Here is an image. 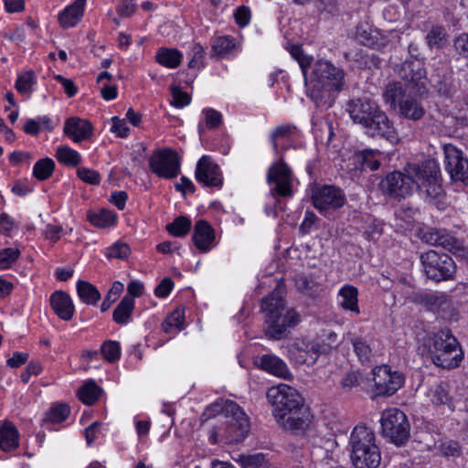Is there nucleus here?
Masks as SVG:
<instances>
[{"label":"nucleus","instance_id":"nucleus-32","mask_svg":"<svg viewBox=\"0 0 468 468\" xmlns=\"http://www.w3.org/2000/svg\"><path fill=\"white\" fill-rule=\"evenodd\" d=\"M339 296L342 298L340 306L346 310L355 313L356 314H360L358 306V290L352 285H345L339 290Z\"/></svg>","mask_w":468,"mask_h":468},{"label":"nucleus","instance_id":"nucleus-8","mask_svg":"<svg viewBox=\"0 0 468 468\" xmlns=\"http://www.w3.org/2000/svg\"><path fill=\"white\" fill-rule=\"evenodd\" d=\"M420 261L428 279L436 282L453 279L456 264L450 255L431 250L420 255Z\"/></svg>","mask_w":468,"mask_h":468},{"label":"nucleus","instance_id":"nucleus-33","mask_svg":"<svg viewBox=\"0 0 468 468\" xmlns=\"http://www.w3.org/2000/svg\"><path fill=\"white\" fill-rule=\"evenodd\" d=\"M295 126L285 124L276 127L271 133L270 139L272 144L273 152L278 154L280 151L285 150L282 145L283 141L288 140L292 135Z\"/></svg>","mask_w":468,"mask_h":468},{"label":"nucleus","instance_id":"nucleus-48","mask_svg":"<svg viewBox=\"0 0 468 468\" xmlns=\"http://www.w3.org/2000/svg\"><path fill=\"white\" fill-rule=\"evenodd\" d=\"M289 52L292 57L297 60L299 66L301 67L302 72L304 77V82L307 83V69L311 65L313 58L305 56L303 52V48L301 46L292 45L289 48Z\"/></svg>","mask_w":468,"mask_h":468},{"label":"nucleus","instance_id":"nucleus-7","mask_svg":"<svg viewBox=\"0 0 468 468\" xmlns=\"http://www.w3.org/2000/svg\"><path fill=\"white\" fill-rule=\"evenodd\" d=\"M382 435L397 446H403L410 437V424L407 415L396 408L383 411L380 419Z\"/></svg>","mask_w":468,"mask_h":468},{"label":"nucleus","instance_id":"nucleus-55","mask_svg":"<svg viewBox=\"0 0 468 468\" xmlns=\"http://www.w3.org/2000/svg\"><path fill=\"white\" fill-rule=\"evenodd\" d=\"M131 253V249L128 244L122 242H116L112 247L107 249L106 256L109 259H121L128 258Z\"/></svg>","mask_w":468,"mask_h":468},{"label":"nucleus","instance_id":"nucleus-1","mask_svg":"<svg viewBox=\"0 0 468 468\" xmlns=\"http://www.w3.org/2000/svg\"><path fill=\"white\" fill-rule=\"evenodd\" d=\"M266 396L276 421L284 430L300 434L309 427L312 416L297 389L280 384L270 388Z\"/></svg>","mask_w":468,"mask_h":468},{"label":"nucleus","instance_id":"nucleus-25","mask_svg":"<svg viewBox=\"0 0 468 468\" xmlns=\"http://www.w3.org/2000/svg\"><path fill=\"white\" fill-rule=\"evenodd\" d=\"M410 91V88L406 83L399 81H392L386 85L382 96L386 104L391 109L397 110L399 104L407 98Z\"/></svg>","mask_w":468,"mask_h":468},{"label":"nucleus","instance_id":"nucleus-34","mask_svg":"<svg viewBox=\"0 0 468 468\" xmlns=\"http://www.w3.org/2000/svg\"><path fill=\"white\" fill-rule=\"evenodd\" d=\"M134 309V300L131 296H124L114 309L112 318L119 324H125L130 321Z\"/></svg>","mask_w":468,"mask_h":468},{"label":"nucleus","instance_id":"nucleus-18","mask_svg":"<svg viewBox=\"0 0 468 468\" xmlns=\"http://www.w3.org/2000/svg\"><path fill=\"white\" fill-rule=\"evenodd\" d=\"M410 301L433 313L445 312L452 304V298L443 292H417L410 295Z\"/></svg>","mask_w":468,"mask_h":468},{"label":"nucleus","instance_id":"nucleus-41","mask_svg":"<svg viewBox=\"0 0 468 468\" xmlns=\"http://www.w3.org/2000/svg\"><path fill=\"white\" fill-rule=\"evenodd\" d=\"M55 163L50 158L38 160L33 167V176L40 181L48 179L54 171Z\"/></svg>","mask_w":468,"mask_h":468},{"label":"nucleus","instance_id":"nucleus-15","mask_svg":"<svg viewBox=\"0 0 468 468\" xmlns=\"http://www.w3.org/2000/svg\"><path fill=\"white\" fill-rule=\"evenodd\" d=\"M324 353H326L324 344L305 339L297 340L289 347L290 357L299 365H314Z\"/></svg>","mask_w":468,"mask_h":468},{"label":"nucleus","instance_id":"nucleus-6","mask_svg":"<svg viewBox=\"0 0 468 468\" xmlns=\"http://www.w3.org/2000/svg\"><path fill=\"white\" fill-rule=\"evenodd\" d=\"M404 171L413 183V190H420L427 198L434 200L444 194L441 170L436 161L429 159L420 164H409Z\"/></svg>","mask_w":468,"mask_h":468},{"label":"nucleus","instance_id":"nucleus-5","mask_svg":"<svg viewBox=\"0 0 468 468\" xmlns=\"http://www.w3.org/2000/svg\"><path fill=\"white\" fill-rule=\"evenodd\" d=\"M350 458L356 468H377L381 460L374 432L365 425L354 428L350 438Z\"/></svg>","mask_w":468,"mask_h":468},{"label":"nucleus","instance_id":"nucleus-53","mask_svg":"<svg viewBox=\"0 0 468 468\" xmlns=\"http://www.w3.org/2000/svg\"><path fill=\"white\" fill-rule=\"evenodd\" d=\"M20 256V250L14 248H6L0 250V268L7 269L15 263Z\"/></svg>","mask_w":468,"mask_h":468},{"label":"nucleus","instance_id":"nucleus-28","mask_svg":"<svg viewBox=\"0 0 468 468\" xmlns=\"http://www.w3.org/2000/svg\"><path fill=\"white\" fill-rule=\"evenodd\" d=\"M397 112L399 115L413 122L422 119L426 112L421 101L411 93L399 104Z\"/></svg>","mask_w":468,"mask_h":468},{"label":"nucleus","instance_id":"nucleus-10","mask_svg":"<svg viewBox=\"0 0 468 468\" xmlns=\"http://www.w3.org/2000/svg\"><path fill=\"white\" fill-rule=\"evenodd\" d=\"M180 166L178 154L170 148L156 150L149 158L150 170L162 178L176 177L180 173Z\"/></svg>","mask_w":468,"mask_h":468},{"label":"nucleus","instance_id":"nucleus-43","mask_svg":"<svg viewBox=\"0 0 468 468\" xmlns=\"http://www.w3.org/2000/svg\"><path fill=\"white\" fill-rule=\"evenodd\" d=\"M354 351L362 362H369L372 356V349L369 344L361 336H353L350 340Z\"/></svg>","mask_w":468,"mask_h":468},{"label":"nucleus","instance_id":"nucleus-3","mask_svg":"<svg viewBox=\"0 0 468 468\" xmlns=\"http://www.w3.org/2000/svg\"><path fill=\"white\" fill-rule=\"evenodd\" d=\"M261 311L265 314L264 334L269 339L280 340L288 334V329L299 322V315L293 310L285 308L282 292L274 289L261 300Z\"/></svg>","mask_w":468,"mask_h":468},{"label":"nucleus","instance_id":"nucleus-56","mask_svg":"<svg viewBox=\"0 0 468 468\" xmlns=\"http://www.w3.org/2000/svg\"><path fill=\"white\" fill-rule=\"evenodd\" d=\"M239 461L243 468H260L268 462L263 453L241 455Z\"/></svg>","mask_w":468,"mask_h":468},{"label":"nucleus","instance_id":"nucleus-36","mask_svg":"<svg viewBox=\"0 0 468 468\" xmlns=\"http://www.w3.org/2000/svg\"><path fill=\"white\" fill-rule=\"evenodd\" d=\"M183 56L176 48H160L155 55L156 61L167 68L175 69L180 65Z\"/></svg>","mask_w":468,"mask_h":468},{"label":"nucleus","instance_id":"nucleus-13","mask_svg":"<svg viewBox=\"0 0 468 468\" xmlns=\"http://www.w3.org/2000/svg\"><path fill=\"white\" fill-rule=\"evenodd\" d=\"M267 182L274 184L271 193L275 197H289L292 196V174L290 167L281 158L271 165L267 173Z\"/></svg>","mask_w":468,"mask_h":468},{"label":"nucleus","instance_id":"nucleus-50","mask_svg":"<svg viewBox=\"0 0 468 468\" xmlns=\"http://www.w3.org/2000/svg\"><path fill=\"white\" fill-rule=\"evenodd\" d=\"M101 352L107 361L113 363L120 358V344L116 341L107 340L101 345Z\"/></svg>","mask_w":468,"mask_h":468},{"label":"nucleus","instance_id":"nucleus-42","mask_svg":"<svg viewBox=\"0 0 468 468\" xmlns=\"http://www.w3.org/2000/svg\"><path fill=\"white\" fill-rule=\"evenodd\" d=\"M191 224L188 218L180 216L176 218L172 223L166 225V230L175 237H184L189 232Z\"/></svg>","mask_w":468,"mask_h":468},{"label":"nucleus","instance_id":"nucleus-26","mask_svg":"<svg viewBox=\"0 0 468 468\" xmlns=\"http://www.w3.org/2000/svg\"><path fill=\"white\" fill-rule=\"evenodd\" d=\"M50 305L60 319L69 321L72 318L74 305L68 293L62 291L53 292L50 296Z\"/></svg>","mask_w":468,"mask_h":468},{"label":"nucleus","instance_id":"nucleus-19","mask_svg":"<svg viewBox=\"0 0 468 468\" xmlns=\"http://www.w3.org/2000/svg\"><path fill=\"white\" fill-rule=\"evenodd\" d=\"M196 179L208 187H220L223 184L219 166L207 155L202 156L197 165Z\"/></svg>","mask_w":468,"mask_h":468},{"label":"nucleus","instance_id":"nucleus-24","mask_svg":"<svg viewBox=\"0 0 468 468\" xmlns=\"http://www.w3.org/2000/svg\"><path fill=\"white\" fill-rule=\"evenodd\" d=\"M433 89L445 98H452L458 90V85L452 71H438L431 76Z\"/></svg>","mask_w":468,"mask_h":468},{"label":"nucleus","instance_id":"nucleus-35","mask_svg":"<svg viewBox=\"0 0 468 468\" xmlns=\"http://www.w3.org/2000/svg\"><path fill=\"white\" fill-rule=\"evenodd\" d=\"M335 442L333 440L318 439L312 446L311 456L315 462L332 459V451Z\"/></svg>","mask_w":468,"mask_h":468},{"label":"nucleus","instance_id":"nucleus-9","mask_svg":"<svg viewBox=\"0 0 468 468\" xmlns=\"http://www.w3.org/2000/svg\"><path fill=\"white\" fill-rule=\"evenodd\" d=\"M374 386L373 397H390L404 384V376L399 371H391L387 365L376 367L372 370Z\"/></svg>","mask_w":468,"mask_h":468},{"label":"nucleus","instance_id":"nucleus-46","mask_svg":"<svg viewBox=\"0 0 468 468\" xmlns=\"http://www.w3.org/2000/svg\"><path fill=\"white\" fill-rule=\"evenodd\" d=\"M36 83V75L33 70H27L18 76L15 88L21 94H30Z\"/></svg>","mask_w":468,"mask_h":468},{"label":"nucleus","instance_id":"nucleus-21","mask_svg":"<svg viewBox=\"0 0 468 468\" xmlns=\"http://www.w3.org/2000/svg\"><path fill=\"white\" fill-rule=\"evenodd\" d=\"M378 155H380V152L378 150L365 149L356 151L349 158V164L352 169L356 171H375L381 165Z\"/></svg>","mask_w":468,"mask_h":468},{"label":"nucleus","instance_id":"nucleus-57","mask_svg":"<svg viewBox=\"0 0 468 468\" xmlns=\"http://www.w3.org/2000/svg\"><path fill=\"white\" fill-rule=\"evenodd\" d=\"M170 90L173 97V100L171 101V104L173 106L176 108H184L185 106H187L190 103V96L188 95V93L183 91L180 89V87L172 86Z\"/></svg>","mask_w":468,"mask_h":468},{"label":"nucleus","instance_id":"nucleus-4","mask_svg":"<svg viewBox=\"0 0 468 468\" xmlns=\"http://www.w3.org/2000/svg\"><path fill=\"white\" fill-rule=\"evenodd\" d=\"M425 346L432 363L445 369L458 367L464 357L461 344L449 328L431 334Z\"/></svg>","mask_w":468,"mask_h":468},{"label":"nucleus","instance_id":"nucleus-52","mask_svg":"<svg viewBox=\"0 0 468 468\" xmlns=\"http://www.w3.org/2000/svg\"><path fill=\"white\" fill-rule=\"evenodd\" d=\"M184 323V312L181 310H175L171 314L165 319L163 324V330L165 333L171 332L172 328H176L178 330L182 329V324Z\"/></svg>","mask_w":468,"mask_h":468},{"label":"nucleus","instance_id":"nucleus-30","mask_svg":"<svg viewBox=\"0 0 468 468\" xmlns=\"http://www.w3.org/2000/svg\"><path fill=\"white\" fill-rule=\"evenodd\" d=\"M260 367L263 370L284 379H288L292 377L286 364L281 358L273 355L262 356L260 359Z\"/></svg>","mask_w":468,"mask_h":468},{"label":"nucleus","instance_id":"nucleus-39","mask_svg":"<svg viewBox=\"0 0 468 468\" xmlns=\"http://www.w3.org/2000/svg\"><path fill=\"white\" fill-rule=\"evenodd\" d=\"M101 388L93 380H89L78 390L79 399L87 405L94 404L100 398Z\"/></svg>","mask_w":468,"mask_h":468},{"label":"nucleus","instance_id":"nucleus-20","mask_svg":"<svg viewBox=\"0 0 468 468\" xmlns=\"http://www.w3.org/2000/svg\"><path fill=\"white\" fill-rule=\"evenodd\" d=\"M424 239L428 243L441 246L458 257H465L468 253L463 241L449 234L446 230L432 229L424 234Z\"/></svg>","mask_w":468,"mask_h":468},{"label":"nucleus","instance_id":"nucleus-45","mask_svg":"<svg viewBox=\"0 0 468 468\" xmlns=\"http://www.w3.org/2000/svg\"><path fill=\"white\" fill-rule=\"evenodd\" d=\"M446 29L442 26H432L429 33L426 35L428 46L432 48H441L446 40Z\"/></svg>","mask_w":468,"mask_h":468},{"label":"nucleus","instance_id":"nucleus-2","mask_svg":"<svg viewBox=\"0 0 468 468\" xmlns=\"http://www.w3.org/2000/svg\"><path fill=\"white\" fill-rule=\"evenodd\" d=\"M346 111L352 121L360 124L370 137L384 138L397 143L399 135L393 122L377 102L367 98H355L347 101Z\"/></svg>","mask_w":468,"mask_h":468},{"label":"nucleus","instance_id":"nucleus-38","mask_svg":"<svg viewBox=\"0 0 468 468\" xmlns=\"http://www.w3.org/2000/svg\"><path fill=\"white\" fill-rule=\"evenodd\" d=\"M78 295L87 304H96L101 299V293L97 288L89 282L79 281L77 282Z\"/></svg>","mask_w":468,"mask_h":468},{"label":"nucleus","instance_id":"nucleus-49","mask_svg":"<svg viewBox=\"0 0 468 468\" xmlns=\"http://www.w3.org/2000/svg\"><path fill=\"white\" fill-rule=\"evenodd\" d=\"M69 407L65 404H58L50 408L47 413L46 420L52 423H60L64 421L69 415Z\"/></svg>","mask_w":468,"mask_h":468},{"label":"nucleus","instance_id":"nucleus-44","mask_svg":"<svg viewBox=\"0 0 468 468\" xmlns=\"http://www.w3.org/2000/svg\"><path fill=\"white\" fill-rule=\"evenodd\" d=\"M56 157L58 162L69 166H76L81 162L80 154L68 146L58 147Z\"/></svg>","mask_w":468,"mask_h":468},{"label":"nucleus","instance_id":"nucleus-40","mask_svg":"<svg viewBox=\"0 0 468 468\" xmlns=\"http://www.w3.org/2000/svg\"><path fill=\"white\" fill-rule=\"evenodd\" d=\"M117 216L114 212L101 209L100 212H89L88 220L95 227L109 228L115 224Z\"/></svg>","mask_w":468,"mask_h":468},{"label":"nucleus","instance_id":"nucleus-64","mask_svg":"<svg viewBox=\"0 0 468 468\" xmlns=\"http://www.w3.org/2000/svg\"><path fill=\"white\" fill-rule=\"evenodd\" d=\"M454 48L463 57H468V34H461L454 40Z\"/></svg>","mask_w":468,"mask_h":468},{"label":"nucleus","instance_id":"nucleus-22","mask_svg":"<svg viewBox=\"0 0 468 468\" xmlns=\"http://www.w3.org/2000/svg\"><path fill=\"white\" fill-rule=\"evenodd\" d=\"M92 125L85 119L69 117L64 125V133L75 143L89 139L92 135Z\"/></svg>","mask_w":468,"mask_h":468},{"label":"nucleus","instance_id":"nucleus-16","mask_svg":"<svg viewBox=\"0 0 468 468\" xmlns=\"http://www.w3.org/2000/svg\"><path fill=\"white\" fill-rule=\"evenodd\" d=\"M381 191L391 197L405 198L413 193V183L407 172L394 171L379 183Z\"/></svg>","mask_w":468,"mask_h":468},{"label":"nucleus","instance_id":"nucleus-60","mask_svg":"<svg viewBox=\"0 0 468 468\" xmlns=\"http://www.w3.org/2000/svg\"><path fill=\"white\" fill-rule=\"evenodd\" d=\"M77 175L83 182L90 185H99L101 182L100 174L92 169L80 167L77 170Z\"/></svg>","mask_w":468,"mask_h":468},{"label":"nucleus","instance_id":"nucleus-14","mask_svg":"<svg viewBox=\"0 0 468 468\" xmlns=\"http://www.w3.org/2000/svg\"><path fill=\"white\" fill-rule=\"evenodd\" d=\"M442 148L445 167L451 178L468 186V158L464 157L463 153L452 144H445Z\"/></svg>","mask_w":468,"mask_h":468},{"label":"nucleus","instance_id":"nucleus-31","mask_svg":"<svg viewBox=\"0 0 468 468\" xmlns=\"http://www.w3.org/2000/svg\"><path fill=\"white\" fill-rule=\"evenodd\" d=\"M18 431L10 421H5L0 426V449L9 452L18 447Z\"/></svg>","mask_w":468,"mask_h":468},{"label":"nucleus","instance_id":"nucleus-58","mask_svg":"<svg viewBox=\"0 0 468 468\" xmlns=\"http://www.w3.org/2000/svg\"><path fill=\"white\" fill-rule=\"evenodd\" d=\"M202 113L204 114L205 122L208 129H216L221 125L222 115L219 112L212 108H206L203 110Z\"/></svg>","mask_w":468,"mask_h":468},{"label":"nucleus","instance_id":"nucleus-17","mask_svg":"<svg viewBox=\"0 0 468 468\" xmlns=\"http://www.w3.org/2000/svg\"><path fill=\"white\" fill-rule=\"evenodd\" d=\"M313 204L321 212L335 210L344 206L346 197L343 191L335 186L324 185L313 191Z\"/></svg>","mask_w":468,"mask_h":468},{"label":"nucleus","instance_id":"nucleus-51","mask_svg":"<svg viewBox=\"0 0 468 468\" xmlns=\"http://www.w3.org/2000/svg\"><path fill=\"white\" fill-rule=\"evenodd\" d=\"M122 291L123 284L120 282H114L101 305V311H107L110 306L119 298Z\"/></svg>","mask_w":468,"mask_h":468},{"label":"nucleus","instance_id":"nucleus-61","mask_svg":"<svg viewBox=\"0 0 468 468\" xmlns=\"http://www.w3.org/2000/svg\"><path fill=\"white\" fill-rule=\"evenodd\" d=\"M382 230V223L374 219L372 223L367 225L364 236L369 240H376L381 236Z\"/></svg>","mask_w":468,"mask_h":468},{"label":"nucleus","instance_id":"nucleus-37","mask_svg":"<svg viewBox=\"0 0 468 468\" xmlns=\"http://www.w3.org/2000/svg\"><path fill=\"white\" fill-rule=\"evenodd\" d=\"M355 37L363 46L372 48L379 47V33L367 25L357 26Z\"/></svg>","mask_w":468,"mask_h":468},{"label":"nucleus","instance_id":"nucleus-11","mask_svg":"<svg viewBox=\"0 0 468 468\" xmlns=\"http://www.w3.org/2000/svg\"><path fill=\"white\" fill-rule=\"evenodd\" d=\"M345 71L336 68L328 60L319 59L313 68L311 80L323 86L327 85L330 90L341 91L345 87Z\"/></svg>","mask_w":468,"mask_h":468},{"label":"nucleus","instance_id":"nucleus-54","mask_svg":"<svg viewBox=\"0 0 468 468\" xmlns=\"http://www.w3.org/2000/svg\"><path fill=\"white\" fill-rule=\"evenodd\" d=\"M439 451L442 456L459 457L462 455V447L457 441L449 440L441 443Z\"/></svg>","mask_w":468,"mask_h":468},{"label":"nucleus","instance_id":"nucleus-63","mask_svg":"<svg viewBox=\"0 0 468 468\" xmlns=\"http://www.w3.org/2000/svg\"><path fill=\"white\" fill-rule=\"evenodd\" d=\"M112 122H113L111 128L112 132L116 133L121 138L128 136L130 129L123 119H119L117 116H114L112 118Z\"/></svg>","mask_w":468,"mask_h":468},{"label":"nucleus","instance_id":"nucleus-12","mask_svg":"<svg viewBox=\"0 0 468 468\" xmlns=\"http://www.w3.org/2000/svg\"><path fill=\"white\" fill-rule=\"evenodd\" d=\"M227 417L229 420L226 428V441L228 443L242 441L250 431V422L245 412L237 403H229Z\"/></svg>","mask_w":468,"mask_h":468},{"label":"nucleus","instance_id":"nucleus-29","mask_svg":"<svg viewBox=\"0 0 468 468\" xmlns=\"http://www.w3.org/2000/svg\"><path fill=\"white\" fill-rule=\"evenodd\" d=\"M87 0H75L58 15V22L64 28L72 27L81 19Z\"/></svg>","mask_w":468,"mask_h":468},{"label":"nucleus","instance_id":"nucleus-59","mask_svg":"<svg viewBox=\"0 0 468 468\" xmlns=\"http://www.w3.org/2000/svg\"><path fill=\"white\" fill-rule=\"evenodd\" d=\"M229 403H236V402L232 401V400H223V399L218 400L207 408L203 416H205L207 418H212L218 414H224L227 417V406Z\"/></svg>","mask_w":468,"mask_h":468},{"label":"nucleus","instance_id":"nucleus-62","mask_svg":"<svg viewBox=\"0 0 468 468\" xmlns=\"http://www.w3.org/2000/svg\"><path fill=\"white\" fill-rule=\"evenodd\" d=\"M236 23L240 27H246L250 21V10L245 5H240L234 13Z\"/></svg>","mask_w":468,"mask_h":468},{"label":"nucleus","instance_id":"nucleus-27","mask_svg":"<svg viewBox=\"0 0 468 468\" xmlns=\"http://www.w3.org/2000/svg\"><path fill=\"white\" fill-rule=\"evenodd\" d=\"M215 239L214 229L206 220H198L194 227L192 240L200 251H207Z\"/></svg>","mask_w":468,"mask_h":468},{"label":"nucleus","instance_id":"nucleus-47","mask_svg":"<svg viewBox=\"0 0 468 468\" xmlns=\"http://www.w3.org/2000/svg\"><path fill=\"white\" fill-rule=\"evenodd\" d=\"M234 48V38L229 36L218 37L213 40L212 43V50L217 56L227 55Z\"/></svg>","mask_w":468,"mask_h":468},{"label":"nucleus","instance_id":"nucleus-23","mask_svg":"<svg viewBox=\"0 0 468 468\" xmlns=\"http://www.w3.org/2000/svg\"><path fill=\"white\" fill-rule=\"evenodd\" d=\"M425 70L419 61L406 60L399 70V76L406 80L410 88H415L419 92L425 88Z\"/></svg>","mask_w":468,"mask_h":468}]
</instances>
